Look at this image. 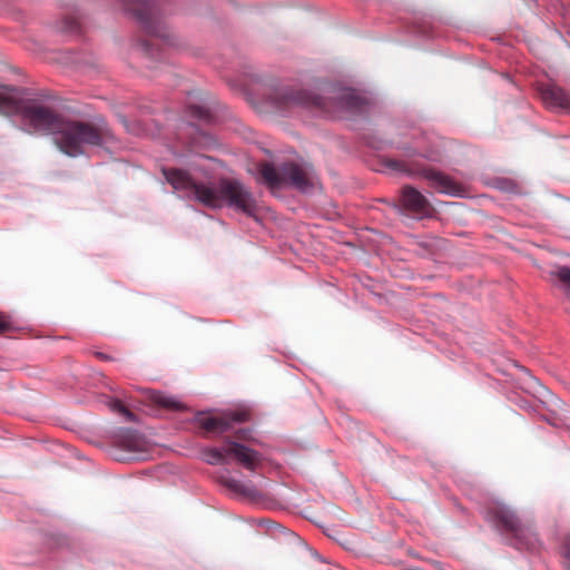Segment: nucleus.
<instances>
[{"label":"nucleus","instance_id":"ddd939ff","mask_svg":"<svg viewBox=\"0 0 570 570\" xmlns=\"http://www.w3.org/2000/svg\"><path fill=\"white\" fill-rule=\"evenodd\" d=\"M550 275L553 279H556L560 288L570 299V268L567 266H559L551 271Z\"/></svg>","mask_w":570,"mask_h":570},{"label":"nucleus","instance_id":"7ed1b4c3","mask_svg":"<svg viewBox=\"0 0 570 570\" xmlns=\"http://www.w3.org/2000/svg\"><path fill=\"white\" fill-rule=\"evenodd\" d=\"M126 10L137 19L147 39L140 40L136 50L146 58H154L158 55L155 47L158 41L167 46L175 45V36L163 20L158 0H120Z\"/></svg>","mask_w":570,"mask_h":570},{"label":"nucleus","instance_id":"a211bd4d","mask_svg":"<svg viewBox=\"0 0 570 570\" xmlns=\"http://www.w3.org/2000/svg\"><path fill=\"white\" fill-rule=\"evenodd\" d=\"M346 96H347V106L346 107L356 108V107H367V105H370V102L367 100H365L363 97H360L357 95L347 94Z\"/></svg>","mask_w":570,"mask_h":570},{"label":"nucleus","instance_id":"5701e85b","mask_svg":"<svg viewBox=\"0 0 570 570\" xmlns=\"http://www.w3.org/2000/svg\"><path fill=\"white\" fill-rule=\"evenodd\" d=\"M196 110L199 111V116H203V114H205L208 109L199 108V109H196Z\"/></svg>","mask_w":570,"mask_h":570},{"label":"nucleus","instance_id":"f257e3e1","mask_svg":"<svg viewBox=\"0 0 570 570\" xmlns=\"http://www.w3.org/2000/svg\"><path fill=\"white\" fill-rule=\"evenodd\" d=\"M36 130L55 136L58 148L70 157L83 154V146H102L110 135L102 120H66L55 109H13Z\"/></svg>","mask_w":570,"mask_h":570},{"label":"nucleus","instance_id":"39448f33","mask_svg":"<svg viewBox=\"0 0 570 570\" xmlns=\"http://www.w3.org/2000/svg\"><path fill=\"white\" fill-rule=\"evenodd\" d=\"M261 180L271 189L291 186L306 191L314 186L315 170L311 164L285 161L278 167L272 163H262L258 167Z\"/></svg>","mask_w":570,"mask_h":570},{"label":"nucleus","instance_id":"4be33fe9","mask_svg":"<svg viewBox=\"0 0 570 570\" xmlns=\"http://www.w3.org/2000/svg\"><path fill=\"white\" fill-rule=\"evenodd\" d=\"M96 356L102 361H108L110 360V357L108 355H106L105 353H101V352H97L96 353Z\"/></svg>","mask_w":570,"mask_h":570},{"label":"nucleus","instance_id":"9d476101","mask_svg":"<svg viewBox=\"0 0 570 570\" xmlns=\"http://www.w3.org/2000/svg\"><path fill=\"white\" fill-rule=\"evenodd\" d=\"M402 204L406 209L419 215H428L431 212V205L426 197L411 186L403 188Z\"/></svg>","mask_w":570,"mask_h":570},{"label":"nucleus","instance_id":"dca6fc26","mask_svg":"<svg viewBox=\"0 0 570 570\" xmlns=\"http://www.w3.org/2000/svg\"><path fill=\"white\" fill-rule=\"evenodd\" d=\"M193 97L195 100H190L186 107H213L216 105L215 98L207 92L196 91L193 94Z\"/></svg>","mask_w":570,"mask_h":570},{"label":"nucleus","instance_id":"6ab92c4d","mask_svg":"<svg viewBox=\"0 0 570 570\" xmlns=\"http://www.w3.org/2000/svg\"><path fill=\"white\" fill-rule=\"evenodd\" d=\"M12 328L13 324L10 317L4 313H0V334L10 332Z\"/></svg>","mask_w":570,"mask_h":570},{"label":"nucleus","instance_id":"1a4fd4ad","mask_svg":"<svg viewBox=\"0 0 570 570\" xmlns=\"http://www.w3.org/2000/svg\"><path fill=\"white\" fill-rule=\"evenodd\" d=\"M224 451L228 458H233L246 470L255 471L263 461V456L256 450H253L230 438L224 439Z\"/></svg>","mask_w":570,"mask_h":570},{"label":"nucleus","instance_id":"6e6552de","mask_svg":"<svg viewBox=\"0 0 570 570\" xmlns=\"http://www.w3.org/2000/svg\"><path fill=\"white\" fill-rule=\"evenodd\" d=\"M250 419V413L246 409L235 411H225L215 416H200L198 423L202 429L207 432L223 434L228 432L235 423L247 422Z\"/></svg>","mask_w":570,"mask_h":570},{"label":"nucleus","instance_id":"9b49d317","mask_svg":"<svg viewBox=\"0 0 570 570\" xmlns=\"http://www.w3.org/2000/svg\"><path fill=\"white\" fill-rule=\"evenodd\" d=\"M218 482L230 490L232 492L243 497H254L255 489L252 485L245 484L236 479H233L226 474H222L218 478Z\"/></svg>","mask_w":570,"mask_h":570},{"label":"nucleus","instance_id":"f3484780","mask_svg":"<svg viewBox=\"0 0 570 570\" xmlns=\"http://www.w3.org/2000/svg\"><path fill=\"white\" fill-rule=\"evenodd\" d=\"M110 409L114 412H117L125 416L127 421L134 422L136 420V415L131 411H129L119 400L111 401Z\"/></svg>","mask_w":570,"mask_h":570},{"label":"nucleus","instance_id":"aec40b11","mask_svg":"<svg viewBox=\"0 0 570 570\" xmlns=\"http://www.w3.org/2000/svg\"><path fill=\"white\" fill-rule=\"evenodd\" d=\"M65 23H66L65 28L68 31L73 32L79 29V22L76 18H68V19H66Z\"/></svg>","mask_w":570,"mask_h":570},{"label":"nucleus","instance_id":"20e7f679","mask_svg":"<svg viewBox=\"0 0 570 570\" xmlns=\"http://www.w3.org/2000/svg\"><path fill=\"white\" fill-rule=\"evenodd\" d=\"M487 518L495 528L509 535L518 549L534 550L539 540L533 525L524 522L517 512L502 502H494L487 510Z\"/></svg>","mask_w":570,"mask_h":570},{"label":"nucleus","instance_id":"2eb2a0df","mask_svg":"<svg viewBox=\"0 0 570 570\" xmlns=\"http://www.w3.org/2000/svg\"><path fill=\"white\" fill-rule=\"evenodd\" d=\"M153 401L165 409L171 410V411H180L184 406L181 403H179L177 400H175L171 396H167L161 393H155L153 395Z\"/></svg>","mask_w":570,"mask_h":570},{"label":"nucleus","instance_id":"f8f14e48","mask_svg":"<svg viewBox=\"0 0 570 570\" xmlns=\"http://www.w3.org/2000/svg\"><path fill=\"white\" fill-rule=\"evenodd\" d=\"M543 101L550 107H567L566 95L559 87L548 85L541 89Z\"/></svg>","mask_w":570,"mask_h":570},{"label":"nucleus","instance_id":"4468645a","mask_svg":"<svg viewBox=\"0 0 570 570\" xmlns=\"http://www.w3.org/2000/svg\"><path fill=\"white\" fill-rule=\"evenodd\" d=\"M203 456L206 463L210 465L223 464L226 462L228 455L223 448H206L203 450Z\"/></svg>","mask_w":570,"mask_h":570},{"label":"nucleus","instance_id":"412c9836","mask_svg":"<svg viewBox=\"0 0 570 570\" xmlns=\"http://www.w3.org/2000/svg\"><path fill=\"white\" fill-rule=\"evenodd\" d=\"M249 433H250V432H249V430H247V429H240V430H238V431L236 432V438H237V439H239V440H245V441H247V440H249V439H250Z\"/></svg>","mask_w":570,"mask_h":570},{"label":"nucleus","instance_id":"f03ea898","mask_svg":"<svg viewBox=\"0 0 570 570\" xmlns=\"http://www.w3.org/2000/svg\"><path fill=\"white\" fill-rule=\"evenodd\" d=\"M166 180L177 190H186L197 202L208 208L227 205L249 217L256 215L258 205L252 190L237 179L222 178L217 186L195 181L181 169H163Z\"/></svg>","mask_w":570,"mask_h":570},{"label":"nucleus","instance_id":"423d86ee","mask_svg":"<svg viewBox=\"0 0 570 570\" xmlns=\"http://www.w3.org/2000/svg\"><path fill=\"white\" fill-rule=\"evenodd\" d=\"M48 90L19 89L0 85V107H66Z\"/></svg>","mask_w":570,"mask_h":570},{"label":"nucleus","instance_id":"0eeeda50","mask_svg":"<svg viewBox=\"0 0 570 570\" xmlns=\"http://www.w3.org/2000/svg\"><path fill=\"white\" fill-rule=\"evenodd\" d=\"M385 164L387 168L397 173L422 175L440 193L459 195L462 191V187L456 181L435 169L423 168L417 170L411 164L399 159H386Z\"/></svg>","mask_w":570,"mask_h":570}]
</instances>
